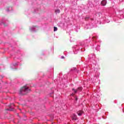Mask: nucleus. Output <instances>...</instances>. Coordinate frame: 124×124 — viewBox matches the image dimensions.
I'll return each mask as SVG.
<instances>
[{
	"label": "nucleus",
	"mask_w": 124,
	"mask_h": 124,
	"mask_svg": "<svg viewBox=\"0 0 124 124\" xmlns=\"http://www.w3.org/2000/svg\"><path fill=\"white\" fill-rule=\"evenodd\" d=\"M76 100L77 101V100H78V98H77V97H76V98H75Z\"/></svg>",
	"instance_id": "9"
},
{
	"label": "nucleus",
	"mask_w": 124,
	"mask_h": 124,
	"mask_svg": "<svg viewBox=\"0 0 124 124\" xmlns=\"http://www.w3.org/2000/svg\"><path fill=\"white\" fill-rule=\"evenodd\" d=\"M107 4V1H106V0H103L101 2V5H102L103 6H105Z\"/></svg>",
	"instance_id": "3"
},
{
	"label": "nucleus",
	"mask_w": 124,
	"mask_h": 124,
	"mask_svg": "<svg viewBox=\"0 0 124 124\" xmlns=\"http://www.w3.org/2000/svg\"><path fill=\"white\" fill-rule=\"evenodd\" d=\"M30 91L31 90L27 85L24 86L20 89L19 91V94H20V95H25V94H27L28 93H30Z\"/></svg>",
	"instance_id": "1"
},
{
	"label": "nucleus",
	"mask_w": 124,
	"mask_h": 124,
	"mask_svg": "<svg viewBox=\"0 0 124 124\" xmlns=\"http://www.w3.org/2000/svg\"><path fill=\"white\" fill-rule=\"evenodd\" d=\"M83 113H84V111L82 110H79L77 112L78 116H82Z\"/></svg>",
	"instance_id": "4"
},
{
	"label": "nucleus",
	"mask_w": 124,
	"mask_h": 124,
	"mask_svg": "<svg viewBox=\"0 0 124 124\" xmlns=\"http://www.w3.org/2000/svg\"><path fill=\"white\" fill-rule=\"evenodd\" d=\"M55 12H56V13H60V12H61V11H60V10H55Z\"/></svg>",
	"instance_id": "7"
},
{
	"label": "nucleus",
	"mask_w": 124,
	"mask_h": 124,
	"mask_svg": "<svg viewBox=\"0 0 124 124\" xmlns=\"http://www.w3.org/2000/svg\"><path fill=\"white\" fill-rule=\"evenodd\" d=\"M82 90H83V88L82 87H78L77 90L73 89V91H74L75 93H77V92L78 91L81 92Z\"/></svg>",
	"instance_id": "2"
},
{
	"label": "nucleus",
	"mask_w": 124,
	"mask_h": 124,
	"mask_svg": "<svg viewBox=\"0 0 124 124\" xmlns=\"http://www.w3.org/2000/svg\"><path fill=\"white\" fill-rule=\"evenodd\" d=\"M71 95H72L73 96V95H74V93H72Z\"/></svg>",
	"instance_id": "10"
},
{
	"label": "nucleus",
	"mask_w": 124,
	"mask_h": 124,
	"mask_svg": "<svg viewBox=\"0 0 124 124\" xmlns=\"http://www.w3.org/2000/svg\"><path fill=\"white\" fill-rule=\"evenodd\" d=\"M75 69H76V68H75Z\"/></svg>",
	"instance_id": "11"
},
{
	"label": "nucleus",
	"mask_w": 124,
	"mask_h": 124,
	"mask_svg": "<svg viewBox=\"0 0 124 124\" xmlns=\"http://www.w3.org/2000/svg\"><path fill=\"white\" fill-rule=\"evenodd\" d=\"M72 118L73 121H76L77 120V116L75 114H73Z\"/></svg>",
	"instance_id": "5"
},
{
	"label": "nucleus",
	"mask_w": 124,
	"mask_h": 124,
	"mask_svg": "<svg viewBox=\"0 0 124 124\" xmlns=\"http://www.w3.org/2000/svg\"><path fill=\"white\" fill-rule=\"evenodd\" d=\"M58 31V28L54 27V31Z\"/></svg>",
	"instance_id": "6"
},
{
	"label": "nucleus",
	"mask_w": 124,
	"mask_h": 124,
	"mask_svg": "<svg viewBox=\"0 0 124 124\" xmlns=\"http://www.w3.org/2000/svg\"><path fill=\"white\" fill-rule=\"evenodd\" d=\"M89 19H90L89 17H86L85 18V21H88V20H89Z\"/></svg>",
	"instance_id": "8"
}]
</instances>
